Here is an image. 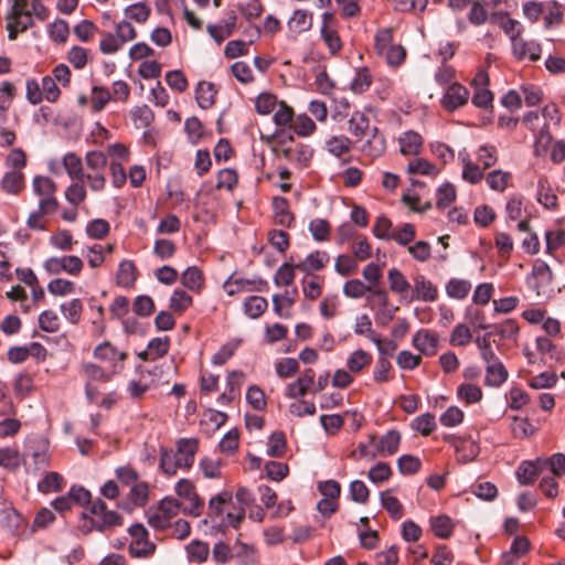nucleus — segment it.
I'll use <instances>...</instances> for the list:
<instances>
[{"label": "nucleus", "mask_w": 565, "mask_h": 565, "mask_svg": "<svg viewBox=\"0 0 565 565\" xmlns=\"http://www.w3.org/2000/svg\"><path fill=\"white\" fill-rule=\"evenodd\" d=\"M198 449L195 439H180L177 441V450H161L160 468L172 476L178 469H188L193 465L194 455Z\"/></svg>", "instance_id": "obj_1"}, {"label": "nucleus", "mask_w": 565, "mask_h": 565, "mask_svg": "<svg viewBox=\"0 0 565 565\" xmlns=\"http://www.w3.org/2000/svg\"><path fill=\"white\" fill-rule=\"evenodd\" d=\"M181 510V503L178 499L166 497L158 507L150 508L147 511L148 523L156 530H164L170 526L172 518Z\"/></svg>", "instance_id": "obj_2"}, {"label": "nucleus", "mask_w": 565, "mask_h": 565, "mask_svg": "<svg viewBox=\"0 0 565 565\" xmlns=\"http://www.w3.org/2000/svg\"><path fill=\"white\" fill-rule=\"evenodd\" d=\"M33 190L40 199V210L44 214H52L56 212L58 202L55 198L56 184L49 178L38 175L33 179Z\"/></svg>", "instance_id": "obj_3"}, {"label": "nucleus", "mask_w": 565, "mask_h": 565, "mask_svg": "<svg viewBox=\"0 0 565 565\" xmlns=\"http://www.w3.org/2000/svg\"><path fill=\"white\" fill-rule=\"evenodd\" d=\"M235 498L237 507L233 505L232 509L226 512L227 523H222L221 526L231 525L232 527L237 529L245 518V509L253 505L255 502L254 495L245 487H239L237 489Z\"/></svg>", "instance_id": "obj_4"}, {"label": "nucleus", "mask_w": 565, "mask_h": 565, "mask_svg": "<svg viewBox=\"0 0 565 565\" xmlns=\"http://www.w3.org/2000/svg\"><path fill=\"white\" fill-rule=\"evenodd\" d=\"M89 511L95 516L92 522L98 531L121 524V516L115 511H108L106 503L100 499L90 503Z\"/></svg>", "instance_id": "obj_5"}, {"label": "nucleus", "mask_w": 565, "mask_h": 565, "mask_svg": "<svg viewBox=\"0 0 565 565\" xmlns=\"http://www.w3.org/2000/svg\"><path fill=\"white\" fill-rule=\"evenodd\" d=\"M94 356L103 362L109 363L113 373H117L124 369V362L128 358L126 351H118L110 342L106 341L97 345L94 350Z\"/></svg>", "instance_id": "obj_6"}, {"label": "nucleus", "mask_w": 565, "mask_h": 565, "mask_svg": "<svg viewBox=\"0 0 565 565\" xmlns=\"http://www.w3.org/2000/svg\"><path fill=\"white\" fill-rule=\"evenodd\" d=\"M469 90L459 83H451L447 86L441 98V106L445 110L452 113L465 106L469 100Z\"/></svg>", "instance_id": "obj_7"}, {"label": "nucleus", "mask_w": 565, "mask_h": 565, "mask_svg": "<svg viewBox=\"0 0 565 565\" xmlns=\"http://www.w3.org/2000/svg\"><path fill=\"white\" fill-rule=\"evenodd\" d=\"M334 25L335 18L333 13L324 12L320 33L331 54H335L342 49V42Z\"/></svg>", "instance_id": "obj_8"}, {"label": "nucleus", "mask_w": 565, "mask_h": 565, "mask_svg": "<svg viewBox=\"0 0 565 565\" xmlns=\"http://www.w3.org/2000/svg\"><path fill=\"white\" fill-rule=\"evenodd\" d=\"M227 295L233 296L237 292L242 291H262L265 287H267V282L265 280H249L245 278H236L234 279L232 276L224 282L223 285Z\"/></svg>", "instance_id": "obj_9"}, {"label": "nucleus", "mask_w": 565, "mask_h": 565, "mask_svg": "<svg viewBox=\"0 0 565 565\" xmlns=\"http://www.w3.org/2000/svg\"><path fill=\"white\" fill-rule=\"evenodd\" d=\"M330 257L324 250H315L310 253L302 262L295 265L300 271L310 275L313 271H319L326 267Z\"/></svg>", "instance_id": "obj_10"}, {"label": "nucleus", "mask_w": 565, "mask_h": 565, "mask_svg": "<svg viewBox=\"0 0 565 565\" xmlns=\"http://www.w3.org/2000/svg\"><path fill=\"white\" fill-rule=\"evenodd\" d=\"M413 345L423 354L431 356L437 352L438 338L428 330H419L413 337Z\"/></svg>", "instance_id": "obj_11"}, {"label": "nucleus", "mask_w": 565, "mask_h": 565, "mask_svg": "<svg viewBox=\"0 0 565 565\" xmlns=\"http://www.w3.org/2000/svg\"><path fill=\"white\" fill-rule=\"evenodd\" d=\"M513 54L518 60L529 57L531 61H537L541 57V45L535 42H526L520 38L513 36Z\"/></svg>", "instance_id": "obj_12"}, {"label": "nucleus", "mask_w": 565, "mask_h": 565, "mask_svg": "<svg viewBox=\"0 0 565 565\" xmlns=\"http://www.w3.org/2000/svg\"><path fill=\"white\" fill-rule=\"evenodd\" d=\"M281 154L290 162H298L301 166H307L312 158L313 150L308 145L296 143L294 146L282 148Z\"/></svg>", "instance_id": "obj_13"}, {"label": "nucleus", "mask_w": 565, "mask_h": 565, "mask_svg": "<svg viewBox=\"0 0 565 565\" xmlns=\"http://www.w3.org/2000/svg\"><path fill=\"white\" fill-rule=\"evenodd\" d=\"M415 297L426 302H434L438 298L437 287L423 275L414 278Z\"/></svg>", "instance_id": "obj_14"}, {"label": "nucleus", "mask_w": 565, "mask_h": 565, "mask_svg": "<svg viewBox=\"0 0 565 565\" xmlns=\"http://www.w3.org/2000/svg\"><path fill=\"white\" fill-rule=\"evenodd\" d=\"M399 151L404 156H417L423 148V137L413 130L404 132L398 138Z\"/></svg>", "instance_id": "obj_15"}, {"label": "nucleus", "mask_w": 565, "mask_h": 565, "mask_svg": "<svg viewBox=\"0 0 565 565\" xmlns=\"http://www.w3.org/2000/svg\"><path fill=\"white\" fill-rule=\"evenodd\" d=\"M370 129L369 117L363 111L354 110L349 119L348 131L358 140H362L367 137Z\"/></svg>", "instance_id": "obj_16"}, {"label": "nucleus", "mask_w": 565, "mask_h": 565, "mask_svg": "<svg viewBox=\"0 0 565 565\" xmlns=\"http://www.w3.org/2000/svg\"><path fill=\"white\" fill-rule=\"evenodd\" d=\"M508 380V371L502 362L497 359L488 363L484 383L488 386L499 387Z\"/></svg>", "instance_id": "obj_17"}, {"label": "nucleus", "mask_w": 565, "mask_h": 565, "mask_svg": "<svg viewBox=\"0 0 565 565\" xmlns=\"http://www.w3.org/2000/svg\"><path fill=\"white\" fill-rule=\"evenodd\" d=\"M273 210L275 214V223L284 226L290 227L295 217L289 210V202L284 196H275L273 199Z\"/></svg>", "instance_id": "obj_18"}, {"label": "nucleus", "mask_w": 565, "mask_h": 565, "mask_svg": "<svg viewBox=\"0 0 565 565\" xmlns=\"http://www.w3.org/2000/svg\"><path fill=\"white\" fill-rule=\"evenodd\" d=\"M386 143L377 127L371 129V136L362 146V152L370 158H377L384 153Z\"/></svg>", "instance_id": "obj_19"}, {"label": "nucleus", "mask_w": 565, "mask_h": 565, "mask_svg": "<svg viewBox=\"0 0 565 565\" xmlns=\"http://www.w3.org/2000/svg\"><path fill=\"white\" fill-rule=\"evenodd\" d=\"M287 25L291 33L299 34L306 32L312 26V14L307 10L298 9L294 11Z\"/></svg>", "instance_id": "obj_20"}, {"label": "nucleus", "mask_w": 565, "mask_h": 565, "mask_svg": "<svg viewBox=\"0 0 565 565\" xmlns=\"http://www.w3.org/2000/svg\"><path fill=\"white\" fill-rule=\"evenodd\" d=\"M243 383V373L233 371L227 375L226 390L221 394L218 401L221 403L232 402L238 394Z\"/></svg>", "instance_id": "obj_21"}, {"label": "nucleus", "mask_w": 565, "mask_h": 565, "mask_svg": "<svg viewBox=\"0 0 565 565\" xmlns=\"http://www.w3.org/2000/svg\"><path fill=\"white\" fill-rule=\"evenodd\" d=\"M399 443V431L395 429L388 430L384 436L381 437L377 445V450L383 456H392L398 450Z\"/></svg>", "instance_id": "obj_22"}, {"label": "nucleus", "mask_w": 565, "mask_h": 565, "mask_svg": "<svg viewBox=\"0 0 565 565\" xmlns=\"http://www.w3.org/2000/svg\"><path fill=\"white\" fill-rule=\"evenodd\" d=\"M236 14L234 11L226 13L225 18L218 23L214 24V40L218 43L228 38L236 25Z\"/></svg>", "instance_id": "obj_23"}, {"label": "nucleus", "mask_w": 565, "mask_h": 565, "mask_svg": "<svg viewBox=\"0 0 565 565\" xmlns=\"http://www.w3.org/2000/svg\"><path fill=\"white\" fill-rule=\"evenodd\" d=\"M372 363V355L362 350H355L347 360V366L352 373H360Z\"/></svg>", "instance_id": "obj_24"}, {"label": "nucleus", "mask_w": 565, "mask_h": 565, "mask_svg": "<svg viewBox=\"0 0 565 565\" xmlns=\"http://www.w3.org/2000/svg\"><path fill=\"white\" fill-rule=\"evenodd\" d=\"M471 290V282L467 279L451 278L446 285L448 297L454 299H465Z\"/></svg>", "instance_id": "obj_25"}, {"label": "nucleus", "mask_w": 565, "mask_h": 565, "mask_svg": "<svg viewBox=\"0 0 565 565\" xmlns=\"http://www.w3.org/2000/svg\"><path fill=\"white\" fill-rule=\"evenodd\" d=\"M116 280L122 287H129L135 282L136 266L131 260H122L119 264Z\"/></svg>", "instance_id": "obj_26"}, {"label": "nucleus", "mask_w": 565, "mask_h": 565, "mask_svg": "<svg viewBox=\"0 0 565 565\" xmlns=\"http://www.w3.org/2000/svg\"><path fill=\"white\" fill-rule=\"evenodd\" d=\"M537 201L548 210H554L557 205V196L547 186V180L544 178L537 182Z\"/></svg>", "instance_id": "obj_27"}, {"label": "nucleus", "mask_w": 565, "mask_h": 565, "mask_svg": "<svg viewBox=\"0 0 565 565\" xmlns=\"http://www.w3.org/2000/svg\"><path fill=\"white\" fill-rule=\"evenodd\" d=\"M267 307V300L260 296H250L244 302L245 313L253 319L259 318L266 311Z\"/></svg>", "instance_id": "obj_28"}, {"label": "nucleus", "mask_w": 565, "mask_h": 565, "mask_svg": "<svg viewBox=\"0 0 565 565\" xmlns=\"http://www.w3.org/2000/svg\"><path fill=\"white\" fill-rule=\"evenodd\" d=\"M63 166L72 179L78 181L84 179L83 163L77 154L73 152L66 153L63 158Z\"/></svg>", "instance_id": "obj_29"}, {"label": "nucleus", "mask_w": 565, "mask_h": 565, "mask_svg": "<svg viewBox=\"0 0 565 565\" xmlns=\"http://www.w3.org/2000/svg\"><path fill=\"white\" fill-rule=\"evenodd\" d=\"M511 179V173L500 169L489 172L486 177V182L493 191L503 192Z\"/></svg>", "instance_id": "obj_30"}, {"label": "nucleus", "mask_w": 565, "mask_h": 565, "mask_svg": "<svg viewBox=\"0 0 565 565\" xmlns=\"http://www.w3.org/2000/svg\"><path fill=\"white\" fill-rule=\"evenodd\" d=\"M471 340L472 333L465 323L456 324L449 337V343L451 347H466L471 342Z\"/></svg>", "instance_id": "obj_31"}, {"label": "nucleus", "mask_w": 565, "mask_h": 565, "mask_svg": "<svg viewBox=\"0 0 565 565\" xmlns=\"http://www.w3.org/2000/svg\"><path fill=\"white\" fill-rule=\"evenodd\" d=\"M381 503L392 519L399 520L404 515V508L396 497L390 495L388 491L381 492Z\"/></svg>", "instance_id": "obj_32"}, {"label": "nucleus", "mask_w": 565, "mask_h": 565, "mask_svg": "<svg viewBox=\"0 0 565 565\" xmlns=\"http://www.w3.org/2000/svg\"><path fill=\"white\" fill-rule=\"evenodd\" d=\"M21 463V456L17 448L6 447L0 449V466L15 471Z\"/></svg>", "instance_id": "obj_33"}, {"label": "nucleus", "mask_w": 565, "mask_h": 565, "mask_svg": "<svg viewBox=\"0 0 565 565\" xmlns=\"http://www.w3.org/2000/svg\"><path fill=\"white\" fill-rule=\"evenodd\" d=\"M407 172L409 174H422V175H437L439 170L435 164L430 163L426 159L418 158L408 163Z\"/></svg>", "instance_id": "obj_34"}, {"label": "nucleus", "mask_w": 565, "mask_h": 565, "mask_svg": "<svg viewBox=\"0 0 565 565\" xmlns=\"http://www.w3.org/2000/svg\"><path fill=\"white\" fill-rule=\"evenodd\" d=\"M493 332L490 331L484 333L483 335H478L475 339V343L480 351L481 359L487 363H490L493 360L499 359L491 348L490 338Z\"/></svg>", "instance_id": "obj_35"}, {"label": "nucleus", "mask_w": 565, "mask_h": 565, "mask_svg": "<svg viewBox=\"0 0 565 565\" xmlns=\"http://www.w3.org/2000/svg\"><path fill=\"white\" fill-rule=\"evenodd\" d=\"M23 173L18 171L7 172L2 179V189L10 194H18L23 188Z\"/></svg>", "instance_id": "obj_36"}, {"label": "nucleus", "mask_w": 565, "mask_h": 565, "mask_svg": "<svg viewBox=\"0 0 565 565\" xmlns=\"http://www.w3.org/2000/svg\"><path fill=\"white\" fill-rule=\"evenodd\" d=\"M63 478L57 472H49L38 483V490L42 493L57 492L62 489Z\"/></svg>", "instance_id": "obj_37"}, {"label": "nucleus", "mask_w": 565, "mask_h": 565, "mask_svg": "<svg viewBox=\"0 0 565 565\" xmlns=\"http://www.w3.org/2000/svg\"><path fill=\"white\" fill-rule=\"evenodd\" d=\"M431 530L439 539H448L452 533V522L447 515H438L431 519Z\"/></svg>", "instance_id": "obj_38"}, {"label": "nucleus", "mask_w": 565, "mask_h": 565, "mask_svg": "<svg viewBox=\"0 0 565 565\" xmlns=\"http://www.w3.org/2000/svg\"><path fill=\"white\" fill-rule=\"evenodd\" d=\"M286 437L282 431H275L268 439L267 455L270 457H282L286 451Z\"/></svg>", "instance_id": "obj_39"}, {"label": "nucleus", "mask_w": 565, "mask_h": 565, "mask_svg": "<svg viewBox=\"0 0 565 565\" xmlns=\"http://www.w3.org/2000/svg\"><path fill=\"white\" fill-rule=\"evenodd\" d=\"M387 279L390 282V289L396 294H403L408 290L409 282L403 273L397 268H391L387 273Z\"/></svg>", "instance_id": "obj_40"}, {"label": "nucleus", "mask_w": 565, "mask_h": 565, "mask_svg": "<svg viewBox=\"0 0 565 565\" xmlns=\"http://www.w3.org/2000/svg\"><path fill=\"white\" fill-rule=\"evenodd\" d=\"M195 99L202 109L212 107V82L202 81L195 89Z\"/></svg>", "instance_id": "obj_41"}, {"label": "nucleus", "mask_w": 565, "mask_h": 565, "mask_svg": "<svg viewBox=\"0 0 565 565\" xmlns=\"http://www.w3.org/2000/svg\"><path fill=\"white\" fill-rule=\"evenodd\" d=\"M436 426L435 416L430 413L416 417L412 423V427L423 436L430 435L436 429Z\"/></svg>", "instance_id": "obj_42"}, {"label": "nucleus", "mask_w": 565, "mask_h": 565, "mask_svg": "<svg viewBox=\"0 0 565 565\" xmlns=\"http://www.w3.org/2000/svg\"><path fill=\"white\" fill-rule=\"evenodd\" d=\"M477 160L484 169L493 167L498 161V151L493 145H482L478 148Z\"/></svg>", "instance_id": "obj_43"}, {"label": "nucleus", "mask_w": 565, "mask_h": 565, "mask_svg": "<svg viewBox=\"0 0 565 565\" xmlns=\"http://www.w3.org/2000/svg\"><path fill=\"white\" fill-rule=\"evenodd\" d=\"M458 397L466 401L468 404L478 403L482 398V391L478 385L463 383L458 386Z\"/></svg>", "instance_id": "obj_44"}, {"label": "nucleus", "mask_w": 565, "mask_h": 565, "mask_svg": "<svg viewBox=\"0 0 565 565\" xmlns=\"http://www.w3.org/2000/svg\"><path fill=\"white\" fill-rule=\"evenodd\" d=\"M182 285L190 290H199L203 284V276L198 267H189L181 276Z\"/></svg>", "instance_id": "obj_45"}, {"label": "nucleus", "mask_w": 565, "mask_h": 565, "mask_svg": "<svg viewBox=\"0 0 565 565\" xmlns=\"http://www.w3.org/2000/svg\"><path fill=\"white\" fill-rule=\"evenodd\" d=\"M351 140L345 136H333L327 141V150L335 157H341L351 148Z\"/></svg>", "instance_id": "obj_46"}, {"label": "nucleus", "mask_w": 565, "mask_h": 565, "mask_svg": "<svg viewBox=\"0 0 565 565\" xmlns=\"http://www.w3.org/2000/svg\"><path fill=\"white\" fill-rule=\"evenodd\" d=\"M61 311L67 321L75 324L81 319L83 305L79 299H72L61 305Z\"/></svg>", "instance_id": "obj_47"}, {"label": "nucleus", "mask_w": 565, "mask_h": 565, "mask_svg": "<svg viewBox=\"0 0 565 565\" xmlns=\"http://www.w3.org/2000/svg\"><path fill=\"white\" fill-rule=\"evenodd\" d=\"M372 83V76L366 67H361L356 71L354 78L351 82V89L354 93H363L369 89Z\"/></svg>", "instance_id": "obj_48"}, {"label": "nucleus", "mask_w": 565, "mask_h": 565, "mask_svg": "<svg viewBox=\"0 0 565 565\" xmlns=\"http://www.w3.org/2000/svg\"><path fill=\"white\" fill-rule=\"evenodd\" d=\"M463 170L462 179L471 184H476L483 179V172L478 164L470 161L468 156L462 157Z\"/></svg>", "instance_id": "obj_49"}, {"label": "nucleus", "mask_w": 565, "mask_h": 565, "mask_svg": "<svg viewBox=\"0 0 565 565\" xmlns=\"http://www.w3.org/2000/svg\"><path fill=\"white\" fill-rule=\"evenodd\" d=\"M151 13V8L145 2H136L126 9L127 18L143 23L148 20Z\"/></svg>", "instance_id": "obj_50"}, {"label": "nucleus", "mask_w": 565, "mask_h": 565, "mask_svg": "<svg viewBox=\"0 0 565 565\" xmlns=\"http://www.w3.org/2000/svg\"><path fill=\"white\" fill-rule=\"evenodd\" d=\"M238 181V174L236 170L225 168L218 171L217 173V189H225L227 191H232Z\"/></svg>", "instance_id": "obj_51"}, {"label": "nucleus", "mask_w": 565, "mask_h": 565, "mask_svg": "<svg viewBox=\"0 0 565 565\" xmlns=\"http://www.w3.org/2000/svg\"><path fill=\"white\" fill-rule=\"evenodd\" d=\"M436 196L438 209L448 207L456 199V189L451 183H445L437 189Z\"/></svg>", "instance_id": "obj_52"}, {"label": "nucleus", "mask_w": 565, "mask_h": 565, "mask_svg": "<svg viewBox=\"0 0 565 565\" xmlns=\"http://www.w3.org/2000/svg\"><path fill=\"white\" fill-rule=\"evenodd\" d=\"M371 286L365 285L360 279L348 280L343 286V294L353 299L363 297L367 291H371Z\"/></svg>", "instance_id": "obj_53"}, {"label": "nucleus", "mask_w": 565, "mask_h": 565, "mask_svg": "<svg viewBox=\"0 0 565 565\" xmlns=\"http://www.w3.org/2000/svg\"><path fill=\"white\" fill-rule=\"evenodd\" d=\"M309 231L317 242H323L329 238L331 227L328 221L323 218H315L309 224Z\"/></svg>", "instance_id": "obj_54"}, {"label": "nucleus", "mask_w": 565, "mask_h": 565, "mask_svg": "<svg viewBox=\"0 0 565 565\" xmlns=\"http://www.w3.org/2000/svg\"><path fill=\"white\" fill-rule=\"evenodd\" d=\"M415 226L411 223H405L399 230L392 232L391 239L402 246H406L415 238Z\"/></svg>", "instance_id": "obj_55"}, {"label": "nucleus", "mask_w": 565, "mask_h": 565, "mask_svg": "<svg viewBox=\"0 0 565 565\" xmlns=\"http://www.w3.org/2000/svg\"><path fill=\"white\" fill-rule=\"evenodd\" d=\"M493 333H497L501 339H515L519 333V326L515 320L508 319L500 324L492 326Z\"/></svg>", "instance_id": "obj_56"}, {"label": "nucleus", "mask_w": 565, "mask_h": 565, "mask_svg": "<svg viewBox=\"0 0 565 565\" xmlns=\"http://www.w3.org/2000/svg\"><path fill=\"white\" fill-rule=\"evenodd\" d=\"M111 98V93L107 88L94 86L92 89L93 110L100 111Z\"/></svg>", "instance_id": "obj_57"}, {"label": "nucleus", "mask_w": 565, "mask_h": 565, "mask_svg": "<svg viewBox=\"0 0 565 565\" xmlns=\"http://www.w3.org/2000/svg\"><path fill=\"white\" fill-rule=\"evenodd\" d=\"M334 269L341 276H349L358 269V260L349 255H339Z\"/></svg>", "instance_id": "obj_58"}, {"label": "nucleus", "mask_w": 565, "mask_h": 565, "mask_svg": "<svg viewBox=\"0 0 565 565\" xmlns=\"http://www.w3.org/2000/svg\"><path fill=\"white\" fill-rule=\"evenodd\" d=\"M397 465L402 475H414L419 471L422 467L419 458L412 455H403L399 457Z\"/></svg>", "instance_id": "obj_59"}, {"label": "nucleus", "mask_w": 565, "mask_h": 565, "mask_svg": "<svg viewBox=\"0 0 565 565\" xmlns=\"http://www.w3.org/2000/svg\"><path fill=\"white\" fill-rule=\"evenodd\" d=\"M86 233L93 238L102 239L108 235L109 224L103 218L93 220L87 224Z\"/></svg>", "instance_id": "obj_60"}, {"label": "nucleus", "mask_w": 565, "mask_h": 565, "mask_svg": "<svg viewBox=\"0 0 565 565\" xmlns=\"http://www.w3.org/2000/svg\"><path fill=\"white\" fill-rule=\"evenodd\" d=\"M132 120L137 128H147L153 120V113L148 106L137 107L131 113Z\"/></svg>", "instance_id": "obj_61"}, {"label": "nucleus", "mask_w": 565, "mask_h": 565, "mask_svg": "<svg viewBox=\"0 0 565 565\" xmlns=\"http://www.w3.org/2000/svg\"><path fill=\"white\" fill-rule=\"evenodd\" d=\"M516 477L521 484H531L539 477L532 461H522L516 470Z\"/></svg>", "instance_id": "obj_62"}, {"label": "nucleus", "mask_w": 565, "mask_h": 565, "mask_svg": "<svg viewBox=\"0 0 565 565\" xmlns=\"http://www.w3.org/2000/svg\"><path fill=\"white\" fill-rule=\"evenodd\" d=\"M367 476L373 483H381L391 478L392 469L386 462H377L370 469Z\"/></svg>", "instance_id": "obj_63"}, {"label": "nucleus", "mask_w": 565, "mask_h": 565, "mask_svg": "<svg viewBox=\"0 0 565 565\" xmlns=\"http://www.w3.org/2000/svg\"><path fill=\"white\" fill-rule=\"evenodd\" d=\"M186 551L189 556L199 563L204 562L209 557V544L200 541H192L188 546Z\"/></svg>", "instance_id": "obj_64"}]
</instances>
